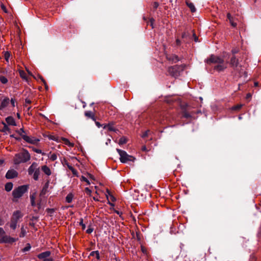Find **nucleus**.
<instances>
[{
    "label": "nucleus",
    "mask_w": 261,
    "mask_h": 261,
    "mask_svg": "<svg viewBox=\"0 0 261 261\" xmlns=\"http://www.w3.org/2000/svg\"><path fill=\"white\" fill-rule=\"evenodd\" d=\"M206 63L208 64H217V65L215 66L214 69L218 71H223L227 66V62H225L223 59L214 55H211L210 58L206 60Z\"/></svg>",
    "instance_id": "1"
},
{
    "label": "nucleus",
    "mask_w": 261,
    "mask_h": 261,
    "mask_svg": "<svg viewBox=\"0 0 261 261\" xmlns=\"http://www.w3.org/2000/svg\"><path fill=\"white\" fill-rule=\"evenodd\" d=\"M31 159V155L26 149H23L22 151L15 154L14 158V163L16 165L22 163H25L29 161Z\"/></svg>",
    "instance_id": "2"
},
{
    "label": "nucleus",
    "mask_w": 261,
    "mask_h": 261,
    "mask_svg": "<svg viewBox=\"0 0 261 261\" xmlns=\"http://www.w3.org/2000/svg\"><path fill=\"white\" fill-rule=\"evenodd\" d=\"M16 133L21 137V138L28 143L36 145L40 141L39 139L28 136L24 130L23 128H21L19 130H16Z\"/></svg>",
    "instance_id": "3"
},
{
    "label": "nucleus",
    "mask_w": 261,
    "mask_h": 261,
    "mask_svg": "<svg viewBox=\"0 0 261 261\" xmlns=\"http://www.w3.org/2000/svg\"><path fill=\"white\" fill-rule=\"evenodd\" d=\"M22 215L20 211H16L14 212L11 217L10 222H9V226L13 230H15L17 228V224L19 221V219L21 218Z\"/></svg>",
    "instance_id": "4"
},
{
    "label": "nucleus",
    "mask_w": 261,
    "mask_h": 261,
    "mask_svg": "<svg viewBox=\"0 0 261 261\" xmlns=\"http://www.w3.org/2000/svg\"><path fill=\"white\" fill-rule=\"evenodd\" d=\"M28 186L27 185L20 186L15 188L12 192V195L15 199L20 198L27 191Z\"/></svg>",
    "instance_id": "5"
},
{
    "label": "nucleus",
    "mask_w": 261,
    "mask_h": 261,
    "mask_svg": "<svg viewBox=\"0 0 261 261\" xmlns=\"http://www.w3.org/2000/svg\"><path fill=\"white\" fill-rule=\"evenodd\" d=\"M116 150L120 155V160L121 163H125L128 161L134 162L135 160L134 156L128 154L126 151L120 149H117Z\"/></svg>",
    "instance_id": "6"
},
{
    "label": "nucleus",
    "mask_w": 261,
    "mask_h": 261,
    "mask_svg": "<svg viewBox=\"0 0 261 261\" xmlns=\"http://www.w3.org/2000/svg\"><path fill=\"white\" fill-rule=\"evenodd\" d=\"M183 70L184 66L182 65H175L169 67L168 69L169 74L175 77L178 76Z\"/></svg>",
    "instance_id": "7"
},
{
    "label": "nucleus",
    "mask_w": 261,
    "mask_h": 261,
    "mask_svg": "<svg viewBox=\"0 0 261 261\" xmlns=\"http://www.w3.org/2000/svg\"><path fill=\"white\" fill-rule=\"evenodd\" d=\"M51 252L46 251L39 254L37 257L39 259L43 261H53V258L50 256Z\"/></svg>",
    "instance_id": "8"
},
{
    "label": "nucleus",
    "mask_w": 261,
    "mask_h": 261,
    "mask_svg": "<svg viewBox=\"0 0 261 261\" xmlns=\"http://www.w3.org/2000/svg\"><path fill=\"white\" fill-rule=\"evenodd\" d=\"M17 240L16 239L11 237L7 235H4L2 238H1V243H13Z\"/></svg>",
    "instance_id": "9"
},
{
    "label": "nucleus",
    "mask_w": 261,
    "mask_h": 261,
    "mask_svg": "<svg viewBox=\"0 0 261 261\" xmlns=\"http://www.w3.org/2000/svg\"><path fill=\"white\" fill-rule=\"evenodd\" d=\"M17 175H18L17 172L14 169H11V170H9L7 171V172L6 173V177L7 179H11V178H13L15 177H17Z\"/></svg>",
    "instance_id": "10"
},
{
    "label": "nucleus",
    "mask_w": 261,
    "mask_h": 261,
    "mask_svg": "<svg viewBox=\"0 0 261 261\" xmlns=\"http://www.w3.org/2000/svg\"><path fill=\"white\" fill-rule=\"evenodd\" d=\"M238 59H236L235 56L232 57L230 61V65L231 66L234 68L236 70H239V69L238 68Z\"/></svg>",
    "instance_id": "11"
},
{
    "label": "nucleus",
    "mask_w": 261,
    "mask_h": 261,
    "mask_svg": "<svg viewBox=\"0 0 261 261\" xmlns=\"http://www.w3.org/2000/svg\"><path fill=\"white\" fill-rule=\"evenodd\" d=\"M39 168H38L37 163L34 162L32 164V165L29 167L28 169V173L29 175H32L33 173Z\"/></svg>",
    "instance_id": "12"
},
{
    "label": "nucleus",
    "mask_w": 261,
    "mask_h": 261,
    "mask_svg": "<svg viewBox=\"0 0 261 261\" xmlns=\"http://www.w3.org/2000/svg\"><path fill=\"white\" fill-rule=\"evenodd\" d=\"M10 99L8 97L5 98L1 102L0 105V110L5 109L9 103Z\"/></svg>",
    "instance_id": "13"
},
{
    "label": "nucleus",
    "mask_w": 261,
    "mask_h": 261,
    "mask_svg": "<svg viewBox=\"0 0 261 261\" xmlns=\"http://www.w3.org/2000/svg\"><path fill=\"white\" fill-rule=\"evenodd\" d=\"M6 121L7 123L10 125L16 126V123L15 119L13 117L9 116L6 118Z\"/></svg>",
    "instance_id": "14"
},
{
    "label": "nucleus",
    "mask_w": 261,
    "mask_h": 261,
    "mask_svg": "<svg viewBox=\"0 0 261 261\" xmlns=\"http://www.w3.org/2000/svg\"><path fill=\"white\" fill-rule=\"evenodd\" d=\"M41 170L47 176H49L51 174V171L50 168L46 165L42 166L41 167Z\"/></svg>",
    "instance_id": "15"
},
{
    "label": "nucleus",
    "mask_w": 261,
    "mask_h": 261,
    "mask_svg": "<svg viewBox=\"0 0 261 261\" xmlns=\"http://www.w3.org/2000/svg\"><path fill=\"white\" fill-rule=\"evenodd\" d=\"M85 115L86 117L91 118L93 121H95V117L94 114L91 111H86L85 113Z\"/></svg>",
    "instance_id": "16"
},
{
    "label": "nucleus",
    "mask_w": 261,
    "mask_h": 261,
    "mask_svg": "<svg viewBox=\"0 0 261 261\" xmlns=\"http://www.w3.org/2000/svg\"><path fill=\"white\" fill-rule=\"evenodd\" d=\"M19 72L20 76L26 82H29V79L27 73L23 70H19Z\"/></svg>",
    "instance_id": "17"
},
{
    "label": "nucleus",
    "mask_w": 261,
    "mask_h": 261,
    "mask_svg": "<svg viewBox=\"0 0 261 261\" xmlns=\"http://www.w3.org/2000/svg\"><path fill=\"white\" fill-rule=\"evenodd\" d=\"M61 141H63L64 143L69 146V147H73L74 144L72 143H71L68 139L65 138H61Z\"/></svg>",
    "instance_id": "18"
},
{
    "label": "nucleus",
    "mask_w": 261,
    "mask_h": 261,
    "mask_svg": "<svg viewBox=\"0 0 261 261\" xmlns=\"http://www.w3.org/2000/svg\"><path fill=\"white\" fill-rule=\"evenodd\" d=\"M13 187V185L12 182H7L5 186V190L7 192H10L12 190Z\"/></svg>",
    "instance_id": "19"
},
{
    "label": "nucleus",
    "mask_w": 261,
    "mask_h": 261,
    "mask_svg": "<svg viewBox=\"0 0 261 261\" xmlns=\"http://www.w3.org/2000/svg\"><path fill=\"white\" fill-rule=\"evenodd\" d=\"M186 4L187 6L189 7V8L190 9L192 12H194L196 11V8L194 6V5L192 3L189 1H187Z\"/></svg>",
    "instance_id": "20"
},
{
    "label": "nucleus",
    "mask_w": 261,
    "mask_h": 261,
    "mask_svg": "<svg viewBox=\"0 0 261 261\" xmlns=\"http://www.w3.org/2000/svg\"><path fill=\"white\" fill-rule=\"evenodd\" d=\"M48 138L50 140H52L54 141H55L57 142H61V138H60L58 136H54V135H50L48 136Z\"/></svg>",
    "instance_id": "21"
},
{
    "label": "nucleus",
    "mask_w": 261,
    "mask_h": 261,
    "mask_svg": "<svg viewBox=\"0 0 261 261\" xmlns=\"http://www.w3.org/2000/svg\"><path fill=\"white\" fill-rule=\"evenodd\" d=\"M33 178L35 180H37L39 178V175L40 174L39 168L37 169L33 173Z\"/></svg>",
    "instance_id": "22"
},
{
    "label": "nucleus",
    "mask_w": 261,
    "mask_h": 261,
    "mask_svg": "<svg viewBox=\"0 0 261 261\" xmlns=\"http://www.w3.org/2000/svg\"><path fill=\"white\" fill-rule=\"evenodd\" d=\"M103 128L105 129H107L110 131H115V129L114 127L113 126V125L110 124L105 125V126H103Z\"/></svg>",
    "instance_id": "23"
},
{
    "label": "nucleus",
    "mask_w": 261,
    "mask_h": 261,
    "mask_svg": "<svg viewBox=\"0 0 261 261\" xmlns=\"http://www.w3.org/2000/svg\"><path fill=\"white\" fill-rule=\"evenodd\" d=\"M4 126L2 129V132L7 133V132L10 133V128L7 125V124L5 123H3Z\"/></svg>",
    "instance_id": "24"
},
{
    "label": "nucleus",
    "mask_w": 261,
    "mask_h": 261,
    "mask_svg": "<svg viewBox=\"0 0 261 261\" xmlns=\"http://www.w3.org/2000/svg\"><path fill=\"white\" fill-rule=\"evenodd\" d=\"M0 82L3 84H6L8 83V81L6 77H5L4 75H0Z\"/></svg>",
    "instance_id": "25"
},
{
    "label": "nucleus",
    "mask_w": 261,
    "mask_h": 261,
    "mask_svg": "<svg viewBox=\"0 0 261 261\" xmlns=\"http://www.w3.org/2000/svg\"><path fill=\"white\" fill-rule=\"evenodd\" d=\"M73 196L72 194H69L66 197V201L68 203H70L72 202L73 199Z\"/></svg>",
    "instance_id": "26"
},
{
    "label": "nucleus",
    "mask_w": 261,
    "mask_h": 261,
    "mask_svg": "<svg viewBox=\"0 0 261 261\" xmlns=\"http://www.w3.org/2000/svg\"><path fill=\"white\" fill-rule=\"evenodd\" d=\"M26 234H27V231H26L25 229L24 228L23 226H22V227L21 228V231H20V233L19 234V237L20 238H23L25 236Z\"/></svg>",
    "instance_id": "27"
},
{
    "label": "nucleus",
    "mask_w": 261,
    "mask_h": 261,
    "mask_svg": "<svg viewBox=\"0 0 261 261\" xmlns=\"http://www.w3.org/2000/svg\"><path fill=\"white\" fill-rule=\"evenodd\" d=\"M126 142H127L126 138L124 137H122L119 139L118 143L119 145H123L124 144L126 143Z\"/></svg>",
    "instance_id": "28"
},
{
    "label": "nucleus",
    "mask_w": 261,
    "mask_h": 261,
    "mask_svg": "<svg viewBox=\"0 0 261 261\" xmlns=\"http://www.w3.org/2000/svg\"><path fill=\"white\" fill-rule=\"evenodd\" d=\"M90 255L91 256H95L97 259H99V253L98 251H92Z\"/></svg>",
    "instance_id": "29"
},
{
    "label": "nucleus",
    "mask_w": 261,
    "mask_h": 261,
    "mask_svg": "<svg viewBox=\"0 0 261 261\" xmlns=\"http://www.w3.org/2000/svg\"><path fill=\"white\" fill-rule=\"evenodd\" d=\"M242 106L243 105L241 104L237 105L236 106L232 107L231 108V110L232 111H238L242 107Z\"/></svg>",
    "instance_id": "30"
},
{
    "label": "nucleus",
    "mask_w": 261,
    "mask_h": 261,
    "mask_svg": "<svg viewBox=\"0 0 261 261\" xmlns=\"http://www.w3.org/2000/svg\"><path fill=\"white\" fill-rule=\"evenodd\" d=\"M30 199H31V204L32 206H34L36 205V203H35V195H32L30 196Z\"/></svg>",
    "instance_id": "31"
},
{
    "label": "nucleus",
    "mask_w": 261,
    "mask_h": 261,
    "mask_svg": "<svg viewBox=\"0 0 261 261\" xmlns=\"http://www.w3.org/2000/svg\"><path fill=\"white\" fill-rule=\"evenodd\" d=\"M10 57V53L9 51H5L4 53V57L6 61L8 62L9 59Z\"/></svg>",
    "instance_id": "32"
},
{
    "label": "nucleus",
    "mask_w": 261,
    "mask_h": 261,
    "mask_svg": "<svg viewBox=\"0 0 261 261\" xmlns=\"http://www.w3.org/2000/svg\"><path fill=\"white\" fill-rule=\"evenodd\" d=\"M48 158L50 159V160L54 161L57 160V155L56 153H53L51 154L50 155H48Z\"/></svg>",
    "instance_id": "33"
},
{
    "label": "nucleus",
    "mask_w": 261,
    "mask_h": 261,
    "mask_svg": "<svg viewBox=\"0 0 261 261\" xmlns=\"http://www.w3.org/2000/svg\"><path fill=\"white\" fill-rule=\"evenodd\" d=\"M33 150L36 153L42 154V155H45V153L42 152V150L33 147Z\"/></svg>",
    "instance_id": "34"
},
{
    "label": "nucleus",
    "mask_w": 261,
    "mask_h": 261,
    "mask_svg": "<svg viewBox=\"0 0 261 261\" xmlns=\"http://www.w3.org/2000/svg\"><path fill=\"white\" fill-rule=\"evenodd\" d=\"M81 181H84L86 182V183L88 185H90V182L89 180H88L86 177H85L84 176H82V177L81 178Z\"/></svg>",
    "instance_id": "35"
},
{
    "label": "nucleus",
    "mask_w": 261,
    "mask_h": 261,
    "mask_svg": "<svg viewBox=\"0 0 261 261\" xmlns=\"http://www.w3.org/2000/svg\"><path fill=\"white\" fill-rule=\"evenodd\" d=\"M169 60H172L174 62H176L179 60L178 57L176 56H173L172 58H169Z\"/></svg>",
    "instance_id": "36"
},
{
    "label": "nucleus",
    "mask_w": 261,
    "mask_h": 261,
    "mask_svg": "<svg viewBox=\"0 0 261 261\" xmlns=\"http://www.w3.org/2000/svg\"><path fill=\"white\" fill-rule=\"evenodd\" d=\"M31 246L29 244H28L27 246L25 247L23 249H22V251L23 252H26V251H28L29 250H30L31 249Z\"/></svg>",
    "instance_id": "37"
},
{
    "label": "nucleus",
    "mask_w": 261,
    "mask_h": 261,
    "mask_svg": "<svg viewBox=\"0 0 261 261\" xmlns=\"http://www.w3.org/2000/svg\"><path fill=\"white\" fill-rule=\"evenodd\" d=\"M71 171L72 172V174L75 176H77L78 177L79 176V175H78V172L76 170H75L74 168L71 170Z\"/></svg>",
    "instance_id": "38"
},
{
    "label": "nucleus",
    "mask_w": 261,
    "mask_h": 261,
    "mask_svg": "<svg viewBox=\"0 0 261 261\" xmlns=\"http://www.w3.org/2000/svg\"><path fill=\"white\" fill-rule=\"evenodd\" d=\"M229 22L233 27H236L237 25V23L234 21L233 18L229 21Z\"/></svg>",
    "instance_id": "39"
},
{
    "label": "nucleus",
    "mask_w": 261,
    "mask_h": 261,
    "mask_svg": "<svg viewBox=\"0 0 261 261\" xmlns=\"http://www.w3.org/2000/svg\"><path fill=\"white\" fill-rule=\"evenodd\" d=\"M5 231L4 229L2 227H0V237L2 238L5 235Z\"/></svg>",
    "instance_id": "40"
},
{
    "label": "nucleus",
    "mask_w": 261,
    "mask_h": 261,
    "mask_svg": "<svg viewBox=\"0 0 261 261\" xmlns=\"http://www.w3.org/2000/svg\"><path fill=\"white\" fill-rule=\"evenodd\" d=\"M183 117L186 118H190L191 117V115L187 113V112H185L183 114Z\"/></svg>",
    "instance_id": "41"
},
{
    "label": "nucleus",
    "mask_w": 261,
    "mask_h": 261,
    "mask_svg": "<svg viewBox=\"0 0 261 261\" xmlns=\"http://www.w3.org/2000/svg\"><path fill=\"white\" fill-rule=\"evenodd\" d=\"M80 225H81L82 226V228L83 229H85V228H86V225L85 224L83 223V219H81L80 220Z\"/></svg>",
    "instance_id": "42"
},
{
    "label": "nucleus",
    "mask_w": 261,
    "mask_h": 261,
    "mask_svg": "<svg viewBox=\"0 0 261 261\" xmlns=\"http://www.w3.org/2000/svg\"><path fill=\"white\" fill-rule=\"evenodd\" d=\"M85 192L89 196L91 195L92 192H91V190L89 188H85Z\"/></svg>",
    "instance_id": "43"
},
{
    "label": "nucleus",
    "mask_w": 261,
    "mask_h": 261,
    "mask_svg": "<svg viewBox=\"0 0 261 261\" xmlns=\"http://www.w3.org/2000/svg\"><path fill=\"white\" fill-rule=\"evenodd\" d=\"M149 133H150V131L149 130H146L145 132H144L142 134V138H145L146 137H147Z\"/></svg>",
    "instance_id": "44"
},
{
    "label": "nucleus",
    "mask_w": 261,
    "mask_h": 261,
    "mask_svg": "<svg viewBox=\"0 0 261 261\" xmlns=\"http://www.w3.org/2000/svg\"><path fill=\"white\" fill-rule=\"evenodd\" d=\"M93 228H88L87 229V230H86V232L87 233L90 234V233H92L93 232Z\"/></svg>",
    "instance_id": "45"
},
{
    "label": "nucleus",
    "mask_w": 261,
    "mask_h": 261,
    "mask_svg": "<svg viewBox=\"0 0 261 261\" xmlns=\"http://www.w3.org/2000/svg\"><path fill=\"white\" fill-rule=\"evenodd\" d=\"M38 79L41 80V81L43 83L44 85H46V84L45 81L44 80V79L41 76L38 75Z\"/></svg>",
    "instance_id": "46"
},
{
    "label": "nucleus",
    "mask_w": 261,
    "mask_h": 261,
    "mask_svg": "<svg viewBox=\"0 0 261 261\" xmlns=\"http://www.w3.org/2000/svg\"><path fill=\"white\" fill-rule=\"evenodd\" d=\"M239 51V49L238 48H233L232 49L231 52L234 55L237 53H238Z\"/></svg>",
    "instance_id": "47"
},
{
    "label": "nucleus",
    "mask_w": 261,
    "mask_h": 261,
    "mask_svg": "<svg viewBox=\"0 0 261 261\" xmlns=\"http://www.w3.org/2000/svg\"><path fill=\"white\" fill-rule=\"evenodd\" d=\"M87 176L91 179H92V180H94L95 179L94 176L92 175V174H90V173H87Z\"/></svg>",
    "instance_id": "48"
},
{
    "label": "nucleus",
    "mask_w": 261,
    "mask_h": 261,
    "mask_svg": "<svg viewBox=\"0 0 261 261\" xmlns=\"http://www.w3.org/2000/svg\"><path fill=\"white\" fill-rule=\"evenodd\" d=\"M15 100L13 98H11V103L12 106V107H14L15 106Z\"/></svg>",
    "instance_id": "49"
},
{
    "label": "nucleus",
    "mask_w": 261,
    "mask_h": 261,
    "mask_svg": "<svg viewBox=\"0 0 261 261\" xmlns=\"http://www.w3.org/2000/svg\"><path fill=\"white\" fill-rule=\"evenodd\" d=\"M153 8L156 9L159 7V4L157 2H154L153 5Z\"/></svg>",
    "instance_id": "50"
},
{
    "label": "nucleus",
    "mask_w": 261,
    "mask_h": 261,
    "mask_svg": "<svg viewBox=\"0 0 261 261\" xmlns=\"http://www.w3.org/2000/svg\"><path fill=\"white\" fill-rule=\"evenodd\" d=\"M227 18L229 19V21H230V20L232 19V18H233V17H231V16L230 13H228L227 14Z\"/></svg>",
    "instance_id": "51"
},
{
    "label": "nucleus",
    "mask_w": 261,
    "mask_h": 261,
    "mask_svg": "<svg viewBox=\"0 0 261 261\" xmlns=\"http://www.w3.org/2000/svg\"><path fill=\"white\" fill-rule=\"evenodd\" d=\"M66 164L69 170H71L73 168V167H72V166L69 165L68 163H66Z\"/></svg>",
    "instance_id": "52"
},
{
    "label": "nucleus",
    "mask_w": 261,
    "mask_h": 261,
    "mask_svg": "<svg viewBox=\"0 0 261 261\" xmlns=\"http://www.w3.org/2000/svg\"><path fill=\"white\" fill-rule=\"evenodd\" d=\"M95 122L96 125L99 128L100 126H101V125L100 124V123L99 122H97V121H96Z\"/></svg>",
    "instance_id": "53"
},
{
    "label": "nucleus",
    "mask_w": 261,
    "mask_h": 261,
    "mask_svg": "<svg viewBox=\"0 0 261 261\" xmlns=\"http://www.w3.org/2000/svg\"><path fill=\"white\" fill-rule=\"evenodd\" d=\"M1 8L5 12H7L6 11V8L5 6L3 4H2L1 5Z\"/></svg>",
    "instance_id": "54"
},
{
    "label": "nucleus",
    "mask_w": 261,
    "mask_h": 261,
    "mask_svg": "<svg viewBox=\"0 0 261 261\" xmlns=\"http://www.w3.org/2000/svg\"><path fill=\"white\" fill-rule=\"evenodd\" d=\"M26 70H27V72H28V73H29L30 75H31V76H33V77H34V78H35V77L34 75H33V74H32V73H31V72H30L28 69H27V68H26Z\"/></svg>",
    "instance_id": "55"
},
{
    "label": "nucleus",
    "mask_w": 261,
    "mask_h": 261,
    "mask_svg": "<svg viewBox=\"0 0 261 261\" xmlns=\"http://www.w3.org/2000/svg\"><path fill=\"white\" fill-rule=\"evenodd\" d=\"M251 95L250 94V93H248L246 95V98H249L250 97H251Z\"/></svg>",
    "instance_id": "56"
},
{
    "label": "nucleus",
    "mask_w": 261,
    "mask_h": 261,
    "mask_svg": "<svg viewBox=\"0 0 261 261\" xmlns=\"http://www.w3.org/2000/svg\"><path fill=\"white\" fill-rule=\"evenodd\" d=\"M31 102V100H30L29 99H25V103H30Z\"/></svg>",
    "instance_id": "57"
},
{
    "label": "nucleus",
    "mask_w": 261,
    "mask_h": 261,
    "mask_svg": "<svg viewBox=\"0 0 261 261\" xmlns=\"http://www.w3.org/2000/svg\"><path fill=\"white\" fill-rule=\"evenodd\" d=\"M176 44L177 45H179L180 44V41L179 39H177L176 40Z\"/></svg>",
    "instance_id": "58"
},
{
    "label": "nucleus",
    "mask_w": 261,
    "mask_h": 261,
    "mask_svg": "<svg viewBox=\"0 0 261 261\" xmlns=\"http://www.w3.org/2000/svg\"><path fill=\"white\" fill-rule=\"evenodd\" d=\"M15 140H18V141L20 140V138H19V137H15Z\"/></svg>",
    "instance_id": "59"
},
{
    "label": "nucleus",
    "mask_w": 261,
    "mask_h": 261,
    "mask_svg": "<svg viewBox=\"0 0 261 261\" xmlns=\"http://www.w3.org/2000/svg\"><path fill=\"white\" fill-rule=\"evenodd\" d=\"M93 200H95V201H98V198L95 197H93Z\"/></svg>",
    "instance_id": "60"
},
{
    "label": "nucleus",
    "mask_w": 261,
    "mask_h": 261,
    "mask_svg": "<svg viewBox=\"0 0 261 261\" xmlns=\"http://www.w3.org/2000/svg\"><path fill=\"white\" fill-rule=\"evenodd\" d=\"M4 163V161L3 160L0 159V165H2Z\"/></svg>",
    "instance_id": "61"
},
{
    "label": "nucleus",
    "mask_w": 261,
    "mask_h": 261,
    "mask_svg": "<svg viewBox=\"0 0 261 261\" xmlns=\"http://www.w3.org/2000/svg\"><path fill=\"white\" fill-rule=\"evenodd\" d=\"M4 224V222L2 220L0 221V225H2Z\"/></svg>",
    "instance_id": "62"
},
{
    "label": "nucleus",
    "mask_w": 261,
    "mask_h": 261,
    "mask_svg": "<svg viewBox=\"0 0 261 261\" xmlns=\"http://www.w3.org/2000/svg\"><path fill=\"white\" fill-rule=\"evenodd\" d=\"M195 42H197L198 41V38L196 36L195 37Z\"/></svg>",
    "instance_id": "63"
},
{
    "label": "nucleus",
    "mask_w": 261,
    "mask_h": 261,
    "mask_svg": "<svg viewBox=\"0 0 261 261\" xmlns=\"http://www.w3.org/2000/svg\"><path fill=\"white\" fill-rule=\"evenodd\" d=\"M141 249H142V251L144 253L145 252V249L143 247H142Z\"/></svg>",
    "instance_id": "64"
}]
</instances>
